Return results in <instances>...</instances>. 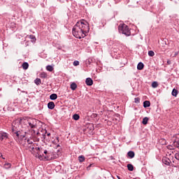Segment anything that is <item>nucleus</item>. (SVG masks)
Instances as JSON below:
<instances>
[{
  "mask_svg": "<svg viewBox=\"0 0 179 179\" xmlns=\"http://www.w3.org/2000/svg\"><path fill=\"white\" fill-rule=\"evenodd\" d=\"M90 31L89 22L85 20H81L73 26L72 34L76 38H85L87 34Z\"/></svg>",
  "mask_w": 179,
  "mask_h": 179,
  "instance_id": "f257e3e1",
  "label": "nucleus"
},
{
  "mask_svg": "<svg viewBox=\"0 0 179 179\" xmlns=\"http://www.w3.org/2000/svg\"><path fill=\"white\" fill-rule=\"evenodd\" d=\"M20 124H25L28 128H31V136L36 138V141L38 142L40 141L39 136H41V134L38 131V130H35L37 128V122L38 121L34 118H29L28 120L22 119L20 120Z\"/></svg>",
  "mask_w": 179,
  "mask_h": 179,
  "instance_id": "f03ea898",
  "label": "nucleus"
},
{
  "mask_svg": "<svg viewBox=\"0 0 179 179\" xmlns=\"http://www.w3.org/2000/svg\"><path fill=\"white\" fill-rule=\"evenodd\" d=\"M118 29L119 31H120V33L122 34H124V36H127V37H129V36H131V31L129 30L128 25L122 24V25L119 26Z\"/></svg>",
  "mask_w": 179,
  "mask_h": 179,
  "instance_id": "7ed1b4c3",
  "label": "nucleus"
},
{
  "mask_svg": "<svg viewBox=\"0 0 179 179\" xmlns=\"http://www.w3.org/2000/svg\"><path fill=\"white\" fill-rule=\"evenodd\" d=\"M12 132L14 136V139L16 141V142H17V143H22V140L20 138V131H16L15 127H13Z\"/></svg>",
  "mask_w": 179,
  "mask_h": 179,
  "instance_id": "20e7f679",
  "label": "nucleus"
},
{
  "mask_svg": "<svg viewBox=\"0 0 179 179\" xmlns=\"http://www.w3.org/2000/svg\"><path fill=\"white\" fill-rule=\"evenodd\" d=\"M9 138V134L5 131H0V141L6 140Z\"/></svg>",
  "mask_w": 179,
  "mask_h": 179,
  "instance_id": "39448f33",
  "label": "nucleus"
},
{
  "mask_svg": "<svg viewBox=\"0 0 179 179\" xmlns=\"http://www.w3.org/2000/svg\"><path fill=\"white\" fill-rule=\"evenodd\" d=\"M162 163H164V164H165L166 166H170V163H171V161L168 157H164L162 158Z\"/></svg>",
  "mask_w": 179,
  "mask_h": 179,
  "instance_id": "423d86ee",
  "label": "nucleus"
},
{
  "mask_svg": "<svg viewBox=\"0 0 179 179\" xmlns=\"http://www.w3.org/2000/svg\"><path fill=\"white\" fill-rule=\"evenodd\" d=\"M85 83L87 86H92L93 85V80L90 78H87L85 80Z\"/></svg>",
  "mask_w": 179,
  "mask_h": 179,
  "instance_id": "0eeeda50",
  "label": "nucleus"
},
{
  "mask_svg": "<svg viewBox=\"0 0 179 179\" xmlns=\"http://www.w3.org/2000/svg\"><path fill=\"white\" fill-rule=\"evenodd\" d=\"M48 108H49V110H54V108H55V103L52 101H50L48 103Z\"/></svg>",
  "mask_w": 179,
  "mask_h": 179,
  "instance_id": "6e6552de",
  "label": "nucleus"
},
{
  "mask_svg": "<svg viewBox=\"0 0 179 179\" xmlns=\"http://www.w3.org/2000/svg\"><path fill=\"white\" fill-rule=\"evenodd\" d=\"M24 138H26V131L21 130L20 131V139L22 141Z\"/></svg>",
  "mask_w": 179,
  "mask_h": 179,
  "instance_id": "1a4fd4ad",
  "label": "nucleus"
},
{
  "mask_svg": "<svg viewBox=\"0 0 179 179\" xmlns=\"http://www.w3.org/2000/svg\"><path fill=\"white\" fill-rule=\"evenodd\" d=\"M127 156L129 159H134V157H135V152L134 151H129L127 152Z\"/></svg>",
  "mask_w": 179,
  "mask_h": 179,
  "instance_id": "9d476101",
  "label": "nucleus"
},
{
  "mask_svg": "<svg viewBox=\"0 0 179 179\" xmlns=\"http://www.w3.org/2000/svg\"><path fill=\"white\" fill-rule=\"evenodd\" d=\"M143 68H145V64H143V63H142V62H139L137 65V69L138 71H142V69H143Z\"/></svg>",
  "mask_w": 179,
  "mask_h": 179,
  "instance_id": "9b49d317",
  "label": "nucleus"
},
{
  "mask_svg": "<svg viewBox=\"0 0 179 179\" xmlns=\"http://www.w3.org/2000/svg\"><path fill=\"white\" fill-rule=\"evenodd\" d=\"M29 148L30 152H31V153H34V152H36V145L34 144L29 145Z\"/></svg>",
  "mask_w": 179,
  "mask_h": 179,
  "instance_id": "f8f14e48",
  "label": "nucleus"
},
{
  "mask_svg": "<svg viewBox=\"0 0 179 179\" xmlns=\"http://www.w3.org/2000/svg\"><path fill=\"white\" fill-rule=\"evenodd\" d=\"M143 107H144V108H148V107H150V101H145L143 102Z\"/></svg>",
  "mask_w": 179,
  "mask_h": 179,
  "instance_id": "ddd939ff",
  "label": "nucleus"
},
{
  "mask_svg": "<svg viewBox=\"0 0 179 179\" xmlns=\"http://www.w3.org/2000/svg\"><path fill=\"white\" fill-rule=\"evenodd\" d=\"M70 88L71 90H76L78 88V85H76L75 83H72L70 85Z\"/></svg>",
  "mask_w": 179,
  "mask_h": 179,
  "instance_id": "4468645a",
  "label": "nucleus"
},
{
  "mask_svg": "<svg viewBox=\"0 0 179 179\" xmlns=\"http://www.w3.org/2000/svg\"><path fill=\"white\" fill-rule=\"evenodd\" d=\"M171 94L173 96V97H177V94H178V90L176 88H173Z\"/></svg>",
  "mask_w": 179,
  "mask_h": 179,
  "instance_id": "2eb2a0df",
  "label": "nucleus"
},
{
  "mask_svg": "<svg viewBox=\"0 0 179 179\" xmlns=\"http://www.w3.org/2000/svg\"><path fill=\"white\" fill-rule=\"evenodd\" d=\"M50 100H57L58 99V95L57 94H52L50 96Z\"/></svg>",
  "mask_w": 179,
  "mask_h": 179,
  "instance_id": "dca6fc26",
  "label": "nucleus"
},
{
  "mask_svg": "<svg viewBox=\"0 0 179 179\" xmlns=\"http://www.w3.org/2000/svg\"><path fill=\"white\" fill-rule=\"evenodd\" d=\"M23 69H24V71H26L27 69H29V63L27 62H24L22 65Z\"/></svg>",
  "mask_w": 179,
  "mask_h": 179,
  "instance_id": "f3484780",
  "label": "nucleus"
},
{
  "mask_svg": "<svg viewBox=\"0 0 179 179\" xmlns=\"http://www.w3.org/2000/svg\"><path fill=\"white\" fill-rule=\"evenodd\" d=\"M34 83L36 84L37 86H40V85H41V79L36 78L34 80Z\"/></svg>",
  "mask_w": 179,
  "mask_h": 179,
  "instance_id": "a211bd4d",
  "label": "nucleus"
},
{
  "mask_svg": "<svg viewBox=\"0 0 179 179\" xmlns=\"http://www.w3.org/2000/svg\"><path fill=\"white\" fill-rule=\"evenodd\" d=\"M148 121H149V117H144V118L143 119L142 124H143V125H146V124H148Z\"/></svg>",
  "mask_w": 179,
  "mask_h": 179,
  "instance_id": "6ab92c4d",
  "label": "nucleus"
},
{
  "mask_svg": "<svg viewBox=\"0 0 179 179\" xmlns=\"http://www.w3.org/2000/svg\"><path fill=\"white\" fill-rule=\"evenodd\" d=\"M127 169L129 171H134V165H132V164H128Z\"/></svg>",
  "mask_w": 179,
  "mask_h": 179,
  "instance_id": "aec40b11",
  "label": "nucleus"
},
{
  "mask_svg": "<svg viewBox=\"0 0 179 179\" xmlns=\"http://www.w3.org/2000/svg\"><path fill=\"white\" fill-rule=\"evenodd\" d=\"M46 69L49 71V72H52L54 71V67H52V66L51 65H48L46 66Z\"/></svg>",
  "mask_w": 179,
  "mask_h": 179,
  "instance_id": "412c9836",
  "label": "nucleus"
},
{
  "mask_svg": "<svg viewBox=\"0 0 179 179\" xmlns=\"http://www.w3.org/2000/svg\"><path fill=\"white\" fill-rule=\"evenodd\" d=\"M78 160H79L80 163H83V162H85V156H83V155L79 156Z\"/></svg>",
  "mask_w": 179,
  "mask_h": 179,
  "instance_id": "4be33fe9",
  "label": "nucleus"
},
{
  "mask_svg": "<svg viewBox=\"0 0 179 179\" xmlns=\"http://www.w3.org/2000/svg\"><path fill=\"white\" fill-rule=\"evenodd\" d=\"M37 155H36V157H38V159H39V160H44V155H41L38 154V152H37Z\"/></svg>",
  "mask_w": 179,
  "mask_h": 179,
  "instance_id": "5701e85b",
  "label": "nucleus"
},
{
  "mask_svg": "<svg viewBox=\"0 0 179 179\" xmlns=\"http://www.w3.org/2000/svg\"><path fill=\"white\" fill-rule=\"evenodd\" d=\"M159 86V83H157V81H154L152 83V87H153L154 89H156V87H157Z\"/></svg>",
  "mask_w": 179,
  "mask_h": 179,
  "instance_id": "b1692460",
  "label": "nucleus"
},
{
  "mask_svg": "<svg viewBox=\"0 0 179 179\" xmlns=\"http://www.w3.org/2000/svg\"><path fill=\"white\" fill-rule=\"evenodd\" d=\"M4 169H10V167H12V164L10 163H6L4 164V166H3Z\"/></svg>",
  "mask_w": 179,
  "mask_h": 179,
  "instance_id": "393cba45",
  "label": "nucleus"
},
{
  "mask_svg": "<svg viewBox=\"0 0 179 179\" xmlns=\"http://www.w3.org/2000/svg\"><path fill=\"white\" fill-rule=\"evenodd\" d=\"M47 74L45 72H42L40 74V78H41L42 79H45V78H47Z\"/></svg>",
  "mask_w": 179,
  "mask_h": 179,
  "instance_id": "a878e982",
  "label": "nucleus"
},
{
  "mask_svg": "<svg viewBox=\"0 0 179 179\" xmlns=\"http://www.w3.org/2000/svg\"><path fill=\"white\" fill-rule=\"evenodd\" d=\"M79 118H80V116H79V115H78V114H74L73 115V120H75V121H78V120H79Z\"/></svg>",
  "mask_w": 179,
  "mask_h": 179,
  "instance_id": "bb28decb",
  "label": "nucleus"
},
{
  "mask_svg": "<svg viewBox=\"0 0 179 179\" xmlns=\"http://www.w3.org/2000/svg\"><path fill=\"white\" fill-rule=\"evenodd\" d=\"M44 159L48 161V160H54V159H57V157H50V156L46 155L44 157Z\"/></svg>",
  "mask_w": 179,
  "mask_h": 179,
  "instance_id": "cd10ccee",
  "label": "nucleus"
},
{
  "mask_svg": "<svg viewBox=\"0 0 179 179\" xmlns=\"http://www.w3.org/2000/svg\"><path fill=\"white\" fill-rule=\"evenodd\" d=\"M148 55L149 57H155V52L153 50L148 51Z\"/></svg>",
  "mask_w": 179,
  "mask_h": 179,
  "instance_id": "c85d7f7f",
  "label": "nucleus"
},
{
  "mask_svg": "<svg viewBox=\"0 0 179 179\" xmlns=\"http://www.w3.org/2000/svg\"><path fill=\"white\" fill-rule=\"evenodd\" d=\"M73 65H74V66H78V65H79V61L76 60L73 62Z\"/></svg>",
  "mask_w": 179,
  "mask_h": 179,
  "instance_id": "c756f323",
  "label": "nucleus"
},
{
  "mask_svg": "<svg viewBox=\"0 0 179 179\" xmlns=\"http://www.w3.org/2000/svg\"><path fill=\"white\" fill-rule=\"evenodd\" d=\"M90 167H94V164H90L87 167V170L89 171L90 170Z\"/></svg>",
  "mask_w": 179,
  "mask_h": 179,
  "instance_id": "7c9ffc66",
  "label": "nucleus"
},
{
  "mask_svg": "<svg viewBox=\"0 0 179 179\" xmlns=\"http://www.w3.org/2000/svg\"><path fill=\"white\" fill-rule=\"evenodd\" d=\"M27 143H28V145H29V146L31 145H34L33 141L29 138L27 139Z\"/></svg>",
  "mask_w": 179,
  "mask_h": 179,
  "instance_id": "2f4dec72",
  "label": "nucleus"
},
{
  "mask_svg": "<svg viewBox=\"0 0 179 179\" xmlns=\"http://www.w3.org/2000/svg\"><path fill=\"white\" fill-rule=\"evenodd\" d=\"M29 38L36 41V36L34 35H29Z\"/></svg>",
  "mask_w": 179,
  "mask_h": 179,
  "instance_id": "473e14b6",
  "label": "nucleus"
},
{
  "mask_svg": "<svg viewBox=\"0 0 179 179\" xmlns=\"http://www.w3.org/2000/svg\"><path fill=\"white\" fill-rule=\"evenodd\" d=\"M140 101H141V99H139V98H135L134 99V102H136V103H140Z\"/></svg>",
  "mask_w": 179,
  "mask_h": 179,
  "instance_id": "72a5a7b5",
  "label": "nucleus"
},
{
  "mask_svg": "<svg viewBox=\"0 0 179 179\" xmlns=\"http://www.w3.org/2000/svg\"><path fill=\"white\" fill-rule=\"evenodd\" d=\"M175 158L176 159V160H178V164H179V154H176Z\"/></svg>",
  "mask_w": 179,
  "mask_h": 179,
  "instance_id": "f704fd0d",
  "label": "nucleus"
},
{
  "mask_svg": "<svg viewBox=\"0 0 179 179\" xmlns=\"http://www.w3.org/2000/svg\"><path fill=\"white\" fill-rule=\"evenodd\" d=\"M92 62H93V59H92L89 58V59H88V63H89V65H90Z\"/></svg>",
  "mask_w": 179,
  "mask_h": 179,
  "instance_id": "c9c22d12",
  "label": "nucleus"
},
{
  "mask_svg": "<svg viewBox=\"0 0 179 179\" xmlns=\"http://www.w3.org/2000/svg\"><path fill=\"white\" fill-rule=\"evenodd\" d=\"M46 135H45V134H42V139H45V138H46Z\"/></svg>",
  "mask_w": 179,
  "mask_h": 179,
  "instance_id": "e433bc0d",
  "label": "nucleus"
},
{
  "mask_svg": "<svg viewBox=\"0 0 179 179\" xmlns=\"http://www.w3.org/2000/svg\"><path fill=\"white\" fill-rule=\"evenodd\" d=\"M35 150L38 152V150H40V148L36 147V148H35Z\"/></svg>",
  "mask_w": 179,
  "mask_h": 179,
  "instance_id": "4c0bfd02",
  "label": "nucleus"
},
{
  "mask_svg": "<svg viewBox=\"0 0 179 179\" xmlns=\"http://www.w3.org/2000/svg\"><path fill=\"white\" fill-rule=\"evenodd\" d=\"M167 64H168V65H171V61L168 60V61H167Z\"/></svg>",
  "mask_w": 179,
  "mask_h": 179,
  "instance_id": "58836bf2",
  "label": "nucleus"
},
{
  "mask_svg": "<svg viewBox=\"0 0 179 179\" xmlns=\"http://www.w3.org/2000/svg\"><path fill=\"white\" fill-rule=\"evenodd\" d=\"M43 153H44L45 155H47V153H48V151L47 150H45L44 152H43Z\"/></svg>",
  "mask_w": 179,
  "mask_h": 179,
  "instance_id": "ea45409f",
  "label": "nucleus"
},
{
  "mask_svg": "<svg viewBox=\"0 0 179 179\" xmlns=\"http://www.w3.org/2000/svg\"><path fill=\"white\" fill-rule=\"evenodd\" d=\"M47 136H51V134L50 133H48L47 134Z\"/></svg>",
  "mask_w": 179,
  "mask_h": 179,
  "instance_id": "a19ab883",
  "label": "nucleus"
},
{
  "mask_svg": "<svg viewBox=\"0 0 179 179\" xmlns=\"http://www.w3.org/2000/svg\"><path fill=\"white\" fill-rule=\"evenodd\" d=\"M56 139H57V142H59V137H57Z\"/></svg>",
  "mask_w": 179,
  "mask_h": 179,
  "instance_id": "79ce46f5",
  "label": "nucleus"
},
{
  "mask_svg": "<svg viewBox=\"0 0 179 179\" xmlns=\"http://www.w3.org/2000/svg\"><path fill=\"white\" fill-rule=\"evenodd\" d=\"M57 148H59V144H58V145H57Z\"/></svg>",
  "mask_w": 179,
  "mask_h": 179,
  "instance_id": "37998d69",
  "label": "nucleus"
},
{
  "mask_svg": "<svg viewBox=\"0 0 179 179\" xmlns=\"http://www.w3.org/2000/svg\"><path fill=\"white\" fill-rule=\"evenodd\" d=\"M118 179H121V178L120 176H117Z\"/></svg>",
  "mask_w": 179,
  "mask_h": 179,
  "instance_id": "c03bdc74",
  "label": "nucleus"
},
{
  "mask_svg": "<svg viewBox=\"0 0 179 179\" xmlns=\"http://www.w3.org/2000/svg\"><path fill=\"white\" fill-rule=\"evenodd\" d=\"M171 149H174V148H171Z\"/></svg>",
  "mask_w": 179,
  "mask_h": 179,
  "instance_id": "a18cd8bd",
  "label": "nucleus"
}]
</instances>
